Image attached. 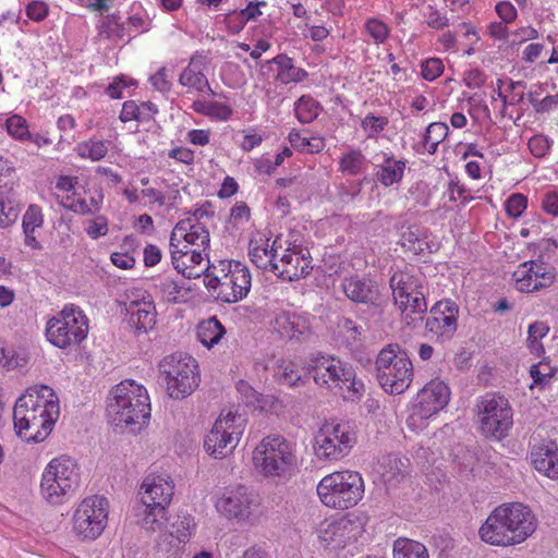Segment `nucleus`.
Wrapping results in <instances>:
<instances>
[{
    "instance_id": "7ed1b4c3",
    "label": "nucleus",
    "mask_w": 558,
    "mask_h": 558,
    "mask_svg": "<svg viewBox=\"0 0 558 558\" xmlns=\"http://www.w3.org/2000/svg\"><path fill=\"white\" fill-rule=\"evenodd\" d=\"M107 413L116 426H125L132 433L142 429L150 417L146 389L134 380H123L110 391Z\"/></svg>"
},
{
    "instance_id": "7c9ffc66",
    "label": "nucleus",
    "mask_w": 558,
    "mask_h": 558,
    "mask_svg": "<svg viewBox=\"0 0 558 558\" xmlns=\"http://www.w3.org/2000/svg\"><path fill=\"white\" fill-rule=\"evenodd\" d=\"M408 459H402L398 454H387L383 458V477L386 482L397 481L404 477Z\"/></svg>"
},
{
    "instance_id": "ddd939ff",
    "label": "nucleus",
    "mask_w": 558,
    "mask_h": 558,
    "mask_svg": "<svg viewBox=\"0 0 558 558\" xmlns=\"http://www.w3.org/2000/svg\"><path fill=\"white\" fill-rule=\"evenodd\" d=\"M356 442V435L348 422L325 424L315 436L314 449L319 459L339 460Z\"/></svg>"
},
{
    "instance_id": "2f4dec72",
    "label": "nucleus",
    "mask_w": 558,
    "mask_h": 558,
    "mask_svg": "<svg viewBox=\"0 0 558 558\" xmlns=\"http://www.w3.org/2000/svg\"><path fill=\"white\" fill-rule=\"evenodd\" d=\"M242 497L240 492H230L217 501L216 508L229 519L239 518L243 511Z\"/></svg>"
},
{
    "instance_id": "b1692460",
    "label": "nucleus",
    "mask_w": 558,
    "mask_h": 558,
    "mask_svg": "<svg viewBox=\"0 0 558 558\" xmlns=\"http://www.w3.org/2000/svg\"><path fill=\"white\" fill-rule=\"evenodd\" d=\"M129 325L136 332H147L156 324V310L151 302H132L128 307Z\"/></svg>"
},
{
    "instance_id": "bb28decb",
    "label": "nucleus",
    "mask_w": 558,
    "mask_h": 558,
    "mask_svg": "<svg viewBox=\"0 0 558 558\" xmlns=\"http://www.w3.org/2000/svg\"><path fill=\"white\" fill-rule=\"evenodd\" d=\"M272 62L278 66L277 78L283 84L301 82L307 75L304 70L294 66L292 59L286 54H278Z\"/></svg>"
},
{
    "instance_id": "423d86ee",
    "label": "nucleus",
    "mask_w": 558,
    "mask_h": 558,
    "mask_svg": "<svg viewBox=\"0 0 558 558\" xmlns=\"http://www.w3.org/2000/svg\"><path fill=\"white\" fill-rule=\"evenodd\" d=\"M389 286L393 303L401 311L404 323L415 328L427 312L423 278L408 271H398L391 276Z\"/></svg>"
},
{
    "instance_id": "6e6552de",
    "label": "nucleus",
    "mask_w": 558,
    "mask_h": 558,
    "mask_svg": "<svg viewBox=\"0 0 558 558\" xmlns=\"http://www.w3.org/2000/svg\"><path fill=\"white\" fill-rule=\"evenodd\" d=\"M317 494L324 505L335 509H349L363 497L364 481L354 471L333 472L317 485Z\"/></svg>"
},
{
    "instance_id": "de8ad7c7",
    "label": "nucleus",
    "mask_w": 558,
    "mask_h": 558,
    "mask_svg": "<svg viewBox=\"0 0 558 558\" xmlns=\"http://www.w3.org/2000/svg\"><path fill=\"white\" fill-rule=\"evenodd\" d=\"M388 124L386 117H377L374 114H367L361 123V126L367 132L368 137H374L380 133Z\"/></svg>"
},
{
    "instance_id": "1a4fd4ad",
    "label": "nucleus",
    "mask_w": 558,
    "mask_h": 558,
    "mask_svg": "<svg viewBox=\"0 0 558 558\" xmlns=\"http://www.w3.org/2000/svg\"><path fill=\"white\" fill-rule=\"evenodd\" d=\"M88 333V319L78 306L66 305L48 320L46 337L60 349L78 345Z\"/></svg>"
},
{
    "instance_id": "aec40b11",
    "label": "nucleus",
    "mask_w": 558,
    "mask_h": 558,
    "mask_svg": "<svg viewBox=\"0 0 558 558\" xmlns=\"http://www.w3.org/2000/svg\"><path fill=\"white\" fill-rule=\"evenodd\" d=\"M418 407L423 415H433L442 410L449 402V387L440 380H432L417 395Z\"/></svg>"
},
{
    "instance_id": "a19ab883",
    "label": "nucleus",
    "mask_w": 558,
    "mask_h": 558,
    "mask_svg": "<svg viewBox=\"0 0 558 558\" xmlns=\"http://www.w3.org/2000/svg\"><path fill=\"white\" fill-rule=\"evenodd\" d=\"M156 288L159 289V291L165 295L167 302L169 303L178 304L185 301V295L182 294L184 288L173 279L166 278L159 284H157ZM189 291L190 289H185V293Z\"/></svg>"
},
{
    "instance_id": "69168bd1",
    "label": "nucleus",
    "mask_w": 558,
    "mask_h": 558,
    "mask_svg": "<svg viewBox=\"0 0 558 558\" xmlns=\"http://www.w3.org/2000/svg\"><path fill=\"white\" fill-rule=\"evenodd\" d=\"M133 84L132 81L128 83L122 76L116 77L113 82L108 85L106 92L112 99H121L123 97L122 90Z\"/></svg>"
},
{
    "instance_id": "4be33fe9",
    "label": "nucleus",
    "mask_w": 558,
    "mask_h": 558,
    "mask_svg": "<svg viewBox=\"0 0 558 558\" xmlns=\"http://www.w3.org/2000/svg\"><path fill=\"white\" fill-rule=\"evenodd\" d=\"M205 57L195 54L191 58L189 65L180 74L179 83L197 93L214 94L208 80L204 74Z\"/></svg>"
},
{
    "instance_id": "39448f33",
    "label": "nucleus",
    "mask_w": 558,
    "mask_h": 558,
    "mask_svg": "<svg viewBox=\"0 0 558 558\" xmlns=\"http://www.w3.org/2000/svg\"><path fill=\"white\" fill-rule=\"evenodd\" d=\"M375 368L380 387L390 395L403 393L413 380L412 362L398 343H389L379 351Z\"/></svg>"
},
{
    "instance_id": "603ef678",
    "label": "nucleus",
    "mask_w": 558,
    "mask_h": 558,
    "mask_svg": "<svg viewBox=\"0 0 558 558\" xmlns=\"http://www.w3.org/2000/svg\"><path fill=\"white\" fill-rule=\"evenodd\" d=\"M530 375L535 385H543L551 378L554 375V368L548 363L539 362L538 364L531 366Z\"/></svg>"
},
{
    "instance_id": "412c9836",
    "label": "nucleus",
    "mask_w": 558,
    "mask_h": 558,
    "mask_svg": "<svg viewBox=\"0 0 558 558\" xmlns=\"http://www.w3.org/2000/svg\"><path fill=\"white\" fill-rule=\"evenodd\" d=\"M531 460L536 471L549 478H558V447L555 441L534 445Z\"/></svg>"
},
{
    "instance_id": "393cba45",
    "label": "nucleus",
    "mask_w": 558,
    "mask_h": 558,
    "mask_svg": "<svg viewBox=\"0 0 558 558\" xmlns=\"http://www.w3.org/2000/svg\"><path fill=\"white\" fill-rule=\"evenodd\" d=\"M226 332L222 324L214 316L197 326V338L207 348L218 343Z\"/></svg>"
},
{
    "instance_id": "3c124183",
    "label": "nucleus",
    "mask_w": 558,
    "mask_h": 558,
    "mask_svg": "<svg viewBox=\"0 0 558 558\" xmlns=\"http://www.w3.org/2000/svg\"><path fill=\"white\" fill-rule=\"evenodd\" d=\"M527 206V198L522 194H512L506 202V211L510 217L518 218Z\"/></svg>"
},
{
    "instance_id": "58836bf2",
    "label": "nucleus",
    "mask_w": 558,
    "mask_h": 558,
    "mask_svg": "<svg viewBox=\"0 0 558 558\" xmlns=\"http://www.w3.org/2000/svg\"><path fill=\"white\" fill-rule=\"evenodd\" d=\"M76 151L82 158H90L94 161H98L107 155L108 148L102 141L89 140L80 143L76 147Z\"/></svg>"
},
{
    "instance_id": "cd10ccee",
    "label": "nucleus",
    "mask_w": 558,
    "mask_h": 558,
    "mask_svg": "<svg viewBox=\"0 0 558 558\" xmlns=\"http://www.w3.org/2000/svg\"><path fill=\"white\" fill-rule=\"evenodd\" d=\"M244 279V271L234 276L226 274L222 277L221 290L218 298L227 303H233L242 299L244 287L239 283V280Z\"/></svg>"
},
{
    "instance_id": "a211bd4d",
    "label": "nucleus",
    "mask_w": 558,
    "mask_h": 558,
    "mask_svg": "<svg viewBox=\"0 0 558 558\" xmlns=\"http://www.w3.org/2000/svg\"><path fill=\"white\" fill-rule=\"evenodd\" d=\"M142 504L144 507H151L162 512L170 504L174 494L172 482L167 481L160 475L147 476L142 484Z\"/></svg>"
},
{
    "instance_id": "2eb2a0df",
    "label": "nucleus",
    "mask_w": 558,
    "mask_h": 558,
    "mask_svg": "<svg viewBox=\"0 0 558 558\" xmlns=\"http://www.w3.org/2000/svg\"><path fill=\"white\" fill-rule=\"evenodd\" d=\"M236 417L240 418V415L229 411L226 415L221 414L216 420L204 439V448L209 456L215 459H222L238 446L242 429L240 425H235Z\"/></svg>"
},
{
    "instance_id": "5701e85b",
    "label": "nucleus",
    "mask_w": 558,
    "mask_h": 558,
    "mask_svg": "<svg viewBox=\"0 0 558 558\" xmlns=\"http://www.w3.org/2000/svg\"><path fill=\"white\" fill-rule=\"evenodd\" d=\"M279 268L276 271L286 280H295L310 274L311 260L305 255L298 252L287 250L278 259Z\"/></svg>"
},
{
    "instance_id": "9b49d317",
    "label": "nucleus",
    "mask_w": 558,
    "mask_h": 558,
    "mask_svg": "<svg viewBox=\"0 0 558 558\" xmlns=\"http://www.w3.org/2000/svg\"><path fill=\"white\" fill-rule=\"evenodd\" d=\"M480 428L486 437L501 440L513 425L509 401L498 395L487 393L477 403Z\"/></svg>"
},
{
    "instance_id": "72a5a7b5",
    "label": "nucleus",
    "mask_w": 558,
    "mask_h": 558,
    "mask_svg": "<svg viewBox=\"0 0 558 558\" xmlns=\"http://www.w3.org/2000/svg\"><path fill=\"white\" fill-rule=\"evenodd\" d=\"M99 36L106 38H122L125 35V26L119 13L104 16L98 26Z\"/></svg>"
},
{
    "instance_id": "4468645a",
    "label": "nucleus",
    "mask_w": 558,
    "mask_h": 558,
    "mask_svg": "<svg viewBox=\"0 0 558 558\" xmlns=\"http://www.w3.org/2000/svg\"><path fill=\"white\" fill-rule=\"evenodd\" d=\"M108 519V500L102 496L85 498L73 515V529L83 538L95 539L105 530Z\"/></svg>"
},
{
    "instance_id": "5fc2aeb1",
    "label": "nucleus",
    "mask_w": 558,
    "mask_h": 558,
    "mask_svg": "<svg viewBox=\"0 0 558 558\" xmlns=\"http://www.w3.org/2000/svg\"><path fill=\"white\" fill-rule=\"evenodd\" d=\"M444 71L440 59L430 58L422 64V76L427 81L436 80Z\"/></svg>"
},
{
    "instance_id": "338daca9",
    "label": "nucleus",
    "mask_w": 558,
    "mask_h": 558,
    "mask_svg": "<svg viewBox=\"0 0 558 558\" xmlns=\"http://www.w3.org/2000/svg\"><path fill=\"white\" fill-rule=\"evenodd\" d=\"M465 85L469 88H480L486 82V75L478 69H472L465 73Z\"/></svg>"
},
{
    "instance_id": "37998d69",
    "label": "nucleus",
    "mask_w": 558,
    "mask_h": 558,
    "mask_svg": "<svg viewBox=\"0 0 558 558\" xmlns=\"http://www.w3.org/2000/svg\"><path fill=\"white\" fill-rule=\"evenodd\" d=\"M8 133L16 140H32L26 120L17 114L8 118L4 122Z\"/></svg>"
},
{
    "instance_id": "680f3d73",
    "label": "nucleus",
    "mask_w": 558,
    "mask_h": 558,
    "mask_svg": "<svg viewBox=\"0 0 558 558\" xmlns=\"http://www.w3.org/2000/svg\"><path fill=\"white\" fill-rule=\"evenodd\" d=\"M366 28L369 35L377 41H384L388 35L386 24L378 20H369L366 23Z\"/></svg>"
},
{
    "instance_id": "4d7b16f0",
    "label": "nucleus",
    "mask_w": 558,
    "mask_h": 558,
    "mask_svg": "<svg viewBox=\"0 0 558 558\" xmlns=\"http://www.w3.org/2000/svg\"><path fill=\"white\" fill-rule=\"evenodd\" d=\"M119 119L124 123L130 121L141 122L140 105L134 100L124 101Z\"/></svg>"
},
{
    "instance_id": "49530a36",
    "label": "nucleus",
    "mask_w": 558,
    "mask_h": 558,
    "mask_svg": "<svg viewBox=\"0 0 558 558\" xmlns=\"http://www.w3.org/2000/svg\"><path fill=\"white\" fill-rule=\"evenodd\" d=\"M178 257L180 263L184 260L187 267H194V271H199L197 266L202 264V262L206 258L208 260V253L203 250L194 248L193 251H183V248L179 247Z\"/></svg>"
},
{
    "instance_id": "864d4df0",
    "label": "nucleus",
    "mask_w": 558,
    "mask_h": 558,
    "mask_svg": "<svg viewBox=\"0 0 558 558\" xmlns=\"http://www.w3.org/2000/svg\"><path fill=\"white\" fill-rule=\"evenodd\" d=\"M44 218L41 209L37 205H31L23 217V229L35 230L43 226Z\"/></svg>"
},
{
    "instance_id": "8fccbe9b",
    "label": "nucleus",
    "mask_w": 558,
    "mask_h": 558,
    "mask_svg": "<svg viewBox=\"0 0 558 558\" xmlns=\"http://www.w3.org/2000/svg\"><path fill=\"white\" fill-rule=\"evenodd\" d=\"M449 128L442 122L430 123L424 134V144H428L429 141L441 143L448 135Z\"/></svg>"
},
{
    "instance_id": "09e8293b",
    "label": "nucleus",
    "mask_w": 558,
    "mask_h": 558,
    "mask_svg": "<svg viewBox=\"0 0 558 558\" xmlns=\"http://www.w3.org/2000/svg\"><path fill=\"white\" fill-rule=\"evenodd\" d=\"M524 270L529 269L526 266L523 267L521 264L512 275L517 283V289L521 292L536 291V289L533 288V283L536 282V279L532 276L531 272H525Z\"/></svg>"
},
{
    "instance_id": "4c0bfd02",
    "label": "nucleus",
    "mask_w": 558,
    "mask_h": 558,
    "mask_svg": "<svg viewBox=\"0 0 558 558\" xmlns=\"http://www.w3.org/2000/svg\"><path fill=\"white\" fill-rule=\"evenodd\" d=\"M319 105L311 97L302 96L295 102V116L301 123H310L317 118Z\"/></svg>"
},
{
    "instance_id": "a18cd8bd",
    "label": "nucleus",
    "mask_w": 558,
    "mask_h": 558,
    "mask_svg": "<svg viewBox=\"0 0 558 558\" xmlns=\"http://www.w3.org/2000/svg\"><path fill=\"white\" fill-rule=\"evenodd\" d=\"M165 514L166 510L159 512L157 509H151V507H144V517L141 521L142 527L153 532L160 530L165 523Z\"/></svg>"
},
{
    "instance_id": "f704fd0d",
    "label": "nucleus",
    "mask_w": 558,
    "mask_h": 558,
    "mask_svg": "<svg viewBox=\"0 0 558 558\" xmlns=\"http://www.w3.org/2000/svg\"><path fill=\"white\" fill-rule=\"evenodd\" d=\"M332 355H326L322 352L312 353L306 360V371L308 374L313 373L314 381L319 385H328L326 373L322 372L323 367L328 364Z\"/></svg>"
},
{
    "instance_id": "20e7f679",
    "label": "nucleus",
    "mask_w": 558,
    "mask_h": 558,
    "mask_svg": "<svg viewBox=\"0 0 558 558\" xmlns=\"http://www.w3.org/2000/svg\"><path fill=\"white\" fill-rule=\"evenodd\" d=\"M296 461L294 445L281 435L265 436L252 452L254 469L266 478L284 477Z\"/></svg>"
},
{
    "instance_id": "6ab92c4d",
    "label": "nucleus",
    "mask_w": 558,
    "mask_h": 558,
    "mask_svg": "<svg viewBox=\"0 0 558 558\" xmlns=\"http://www.w3.org/2000/svg\"><path fill=\"white\" fill-rule=\"evenodd\" d=\"M341 286L345 296L350 301L372 306L379 305L380 290L376 281L369 278L351 276L344 278Z\"/></svg>"
},
{
    "instance_id": "f3484780",
    "label": "nucleus",
    "mask_w": 558,
    "mask_h": 558,
    "mask_svg": "<svg viewBox=\"0 0 558 558\" xmlns=\"http://www.w3.org/2000/svg\"><path fill=\"white\" fill-rule=\"evenodd\" d=\"M272 329L282 338L296 342L307 341L312 335V326L307 315L281 311L272 320Z\"/></svg>"
},
{
    "instance_id": "e433bc0d",
    "label": "nucleus",
    "mask_w": 558,
    "mask_h": 558,
    "mask_svg": "<svg viewBox=\"0 0 558 558\" xmlns=\"http://www.w3.org/2000/svg\"><path fill=\"white\" fill-rule=\"evenodd\" d=\"M289 142L294 148L310 154L319 153L325 147V141L323 137H305L295 131L290 132Z\"/></svg>"
},
{
    "instance_id": "c756f323",
    "label": "nucleus",
    "mask_w": 558,
    "mask_h": 558,
    "mask_svg": "<svg viewBox=\"0 0 558 558\" xmlns=\"http://www.w3.org/2000/svg\"><path fill=\"white\" fill-rule=\"evenodd\" d=\"M393 558H429L426 547L415 541L398 538L393 545Z\"/></svg>"
},
{
    "instance_id": "13d9d810",
    "label": "nucleus",
    "mask_w": 558,
    "mask_h": 558,
    "mask_svg": "<svg viewBox=\"0 0 558 558\" xmlns=\"http://www.w3.org/2000/svg\"><path fill=\"white\" fill-rule=\"evenodd\" d=\"M107 232L108 222L104 216H98L96 219L92 220L86 228V233L94 240L106 235Z\"/></svg>"
},
{
    "instance_id": "774afa93",
    "label": "nucleus",
    "mask_w": 558,
    "mask_h": 558,
    "mask_svg": "<svg viewBox=\"0 0 558 558\" xmlns=\"http://www.w3.org/2000/svg\"><path fill=\"white\" fill-rule=\"evenodd\" d=\"M150 82L154 87L161 93H167L171 88V83L167 80L165 68H160L153 76H150Z\"/></svg>"
},
{
    "instance_id": "052dcab7",
    "label": "nucleus",
    "mask_w": 558,
    "mask_h": 558,
    "mask_svg": "<svg viewBox=\"0 0 558 558\" xmlns=\"http://www.w3.org/2000/svg\"><path fill=\"white\" fill-rule=\"evenodd\" d=\"M496 12L504 23L508 24L517 19V9L509 1H502L496 4Z\"/></svg>"
},
{
    "instance_id": "473e14b6",
    "label": "nucleus",
    "mask_w": 558,
    "mask_h": 558,
    "mask_svg": "<svg viewBox=\"0 0 558 558\" xmlns=\"http://www.w3.org/2000/svg\"><path fill=\"white\" fill-rule=\"evenodd\" d=\"M248 251V255L251 257V262L258 268L263 270H272L276 271L279 268L278 259L276 258V251L271 247L268 250L266 246H253Z\"/></svg>"
},
{
    "instance_id": "e2e57ef3",
    "label": "nucleus",
    "mask_w": 558,
    "mask_h": 558,
    "mask_svg": "<svg viewBox=\"0 0 558 558\" xmlns=\"http://www.w3.org/2000/svg\"><path fill=\"white\" fill-rule=\"evenodd\" d=\"M243 217H244V204L236 203L231 208L230 217L226 222L227 231L232 233L235 229H238V226L241 222Z\"/></svg>"
},
{
    "instance_id": "c03bdc74",
    "label": "nucleus",
    "mask_w": 558,
    "mask_h": 558,
    "mask_svg": "<svg viewBox=\"0 0 558 558\" xmlns=\"http://www.w3.org/2000/svg\"><path fill=\"white\" fill-rule=\"evenodd\" d=\"M365 161L364 156L359 150H350L340 160V168L349 174H357Z\"/></svg>"
},
{
    "instance_id": "79ce46f5",
    "label": "nucleus",
    "mask_w": 558,
    "mask_h": 558,
    "mask_svg": "<svg viewBox=\"0 0 558 558\" xmlns=\"http://www.w3.org/2000/svg\"><path fill=\"white\" fill-rule=\"evenodd\" d=\"M276 376L281 384L289 387H296L302 381V375L292 362L282 361L277 367Z\"/></svg>"
},
{
    "instance_id": "0eeeda50",
    "label": "nucleus",
    "mask_w": 558,
    "mask_h": 558,
    "mask_svg": "<svg viewBox=\"0 0 558 558\" xmlns=\"http://www.w3.org/2000/svg\"><path fill=\"white\" fill-rule=\"evenodd\" d=\"M80 485V470L74 459L61 456L52 459L45 468L40 494L51 505H61Z\"/></svg>"
},
{
    "instance_id": "f03ea898",
    "label": "nucleus",
    "mask_w": 558,
    "mask_h": 558,
    "mask_svg": "<svg viewBox=\"0 0 558 558\" xmlns=\"http://www.w3.org/2000/svg\"><path fill=\"white\" fill-rule=\"evenodd\" d=\"M536 529V520L529 507L505 504L497 507L481 526V538L495 546H511L524 542Z\"/></svg>"
},
{
    "instance_id": "f257e3e1",
    "label": "nucleus",
    "mask_w": 558,
    "mask_h": 558,
    "mask_svg": "<svg viewBox=\"0 0 558 558\" xmlns=\"http://www.w3.org/2000/svg\"><path fill=\"white\" fill-rule=\"evenodd\" d=\"M59 417V400L48 386L31 388L14 405L16 434L27 442H40L51 433Z\"/></svg>"
},
{
    "instance_id": "c9c22d12",
    "label": "nucleus",
    "mask_w": 558,
    "mask_h": 558,
    "mask_svg": "<svg viewBox=\"0 0 558 558\" xmlns=\"http://www.w3.org/2000/svg\"><path fill=\"white\" fill-rule=\"evenodd\" d=\"M195 529L194 518L189 513H179L177 519L171 523L170 534L180 543H186L192 531Z\"/></svg>"
},
{
    "instance_id": "bf43d9fd",
    "label": "nucleus",
    "mask_w": 558,
    "mask_h": 558,
    "mask_svg": "<svg viewBox=\"0 0 558 558\" xmlns=\"http://www.w3.org/2000/svg\"><path fill=\"white\" fill-rule=\"evenodd\" d=\"M27 16L36 22L43 21L48 15V7L40 1H33L26 7Z\"/></svg>"
},
{
    "instance_id": "c85d7f7f",
    "label": "nucleus",
    "mask_w": 558,
    "mask_h": 558,
    "mask_svg": "<svg viewBox=\"0 0 558 558\" xmlns=\"http://www.w3.org/2000/svg\"><path fill=\"white\" fill-rule=\"evenodd\" d=\"M337 364L338 376H335L331 383H333L336 386L343 384L348 390L353 391L354 393H360L364 389V384L356 379V373L353 366L350 363L341 360L337 362Z\"/></svg>"
},
{
    "instance_id": "a878e982",
    "label": "nucleus",
    "mask_w": 558,
    "mask_h": 558,
    "mask_svg": "<svg viewBox=\"0 0 558 558\" xmlns=\"http://www.w3.org/2000/svg\"><path fill=\"white\" fill-rule=\"evenodd\" d=\"M405 162L396 160L393 157H384L380 169L377 171L378 181L385 186L399 182L404 172Z\"/></svg>"
},
{
    "instance_id": "f8f14e48",
    "label": "nucleus",
    "mask_w": 558,
    "mask_h": 558,
    "mask_svg": "<svg viewBox=\"0 0 558 558\" xmlns=\"http://www.w3.org/2000/svg\"><path fill=\"white\" fill-rule=\"evenodd\" d=\"M182 242H186L195 248L207 251L209 247V231L201 222H192L191 218L179 221L170 235V254L174 269L185 278H198L199 272L194 271V267H187L186 263L178 257V252Z\"/></svg>"
},
{
    "instance_id": "ea45409f",
    "label": "nucleus",
    "mask_w": 558,
    "mask_h": 558,
    "mask_svg": "<svg viewBox=\"0 0 558 558\" xmlns=\"http://www.w3.org/2000/svg\"><path fill=\"white\" fill-rule=\"evenodd\" d=\"M19 205L0 193V228L12 226L19 218Z\"/></svg>"
},
{
    "instance_id": "0e129e2a",
    "label": "nucleus",
    "mask_w": 558,
    "mask_h": 558,
    "mask_svg": "<svg viewBox=\"0 0 558 558\" xmlns=\"http://www.w3.org/2000/svg\"><path fill=\"white\" fill-rule=\"evenodd\" d=\"M458 464L465 471H473L476 458L473 452L468 449L460 448L456 454Z\"/></svg>"
},
{
    "instance_id": "9d476101",
    "label": "nucleus",
    "mask_w": 558,
    "mask_h": 558,
    "mask_svg": "<svg viewBox=\"0 0 558 558\" xmlns=\"http://www.w3.org/2000/svg\"><path fill=\"white\" fill-rule=\"evenodd\" d=\"M197 367L192 356L182 354L168 355L159 363V373L167 384V391L171 398L183 399L198 387Z\"/></svg>"
},
{
    "instance_id": "6e6d98bb",
    "label": "nucleus",
    "mask_w": 558,
    "mask_h": 558,
    "mask_svg": "<svg viewBox=\"0 0 558 558\" xmlns=\"http://www.w3.org/2000/svg\"><path fill=\"white\" fill-rule=\"evenodd\" d=\"M225 22L229 33L239 34L244 28V9L229 12Z\"/></svg>"
},
{
    "instance_id": "dca6fc26",
    "label": "nucleus",
    "mask_w": 558,
    "mask_h": 558,
    "mask_svg": "<svg viewBox=\"0 0 558 558\" xmlns=\"http://www.w3.org/2000/svg\"><path fill=\"white\" fill-rule=\"evenodd\" d=\"M459 306L451 300L437 302L430 308V316L427 317L425 327L433 332L441 342L453 338L458 328Z\"/></svg>"
}]
</instances>
